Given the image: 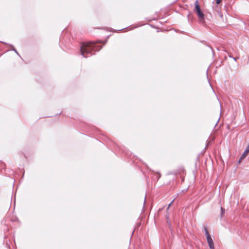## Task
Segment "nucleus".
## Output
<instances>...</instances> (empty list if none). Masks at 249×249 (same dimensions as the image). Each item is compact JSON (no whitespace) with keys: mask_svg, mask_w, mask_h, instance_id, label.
Instances as JSON below:
<instances>
[{"mask_svg":"<svg viewBox=\"0 0 249 249\" xmlns=\"http://www.w3.org/2000/svg\"><path fill=\"white\" fill-rule=\"evenodd\" d=\"M249 152V146H247L245 151H244V152L243 153V154H242V155L241 156V158H240V160L243 159L245 157H246L247 156V155L248 154V153ZM240 160H239L240 161Z\"/></svg>","mask_w":249,"mask_h":249,"instance_id":"4","label":"nucleus"},{"mask_svg":"<svg viewBox=\"0 0 249 249\" xmlns=\"http://www.w3.org/2000/svg\"><path fill=\"white\" fill-rule=\"evenodd\" d=\"M13 50L16 52V53L17 54H18V53L17 52V51H16V50L15 49H13Z\"/></svg>","mask_w":249,"mask_h":249,"instance_id":"8","label":"nucleus"},{"mask_svg":"<svg viewBox=\"0 0 249 249\" xmlns=\"http://www.w3.org/2000/svg\"><path fill=\"white\" fill-rule=\"evenodd\" d=\"M216 0V3L217 4H219L222 1V0Z\"/></svg>","mask_w":249,"mask_h":249,"instance_id":"6","label":"nucleus"},{"mask_svg":"<svg viewBox=\"0 0 249 249\" xmlns=\"http://www.w3.org/2000/svg\"><path fill=\"white\" fill-rule=\"evenodd\" d=\"M204 230H205V234H206V238H207V242H208V244L210 247V249H214V244H213V239L211 238L210 235L209 234V232H208L206 227L204 228Z\"/></svg>","mask_w":249,"mask_h":249,"instance_id":"3","label":"nucleus"},{"mask_svg":"<svg viewBox=\"0 0 249 249\" xmlns=\"http://www.w3.org/2000/svg\"><path fill=\"white\" fill-rule=\"evenodd\" d=\"M13 50L16 52V53L17 54H18V53L17 52V51H16V50L15 49H13Z\"/></svg>","mask_w":249,"mask_h":249,"instance_id":"9","label":"nucleus"},{"mask_svg":"<svg viewBox=\"0 0 249 249\" xmlns=\"http://www.w3.org/2000/svg\"><path fill=\"white\" fill-rule=\"evenodd\" d=\"M195 5V9L196 11L197 15L198 18L200 19V22L201 23H203L204 21V15L201 11L200 7L199 5L198 2V0L196 1Z\"/></svg>","mask_w":249,"mask_h":249,"instance_id":"2","label":"nucleus"},{"mask_svg":"<svg viewBox=\"0 0 249 249\" xmlns=\"http://www.w3.org/2000/svg\"><path fill=\"white\" fill-rule=\"evenodd\" d=\"M173 201H174V200H173L171 202V203L169 204L168 207V209H169V207L171 206V205L172 204V203H173Z\"/></svg>","mask_w":249,"mask_h":249,"instance_id":"7","label":"nucleus"},{"mask_svg":"<svg viewBox=\"0 0 249 249\" xmlns=\"http://www.w3.org/2000/svg\"><path fill=\"white\" fill-rule=\"evenodd\" d=\"M221 215H223V214L225 212V209L222 208V207H221Z\"/></svg>","mask_w":249,"mask_h":249,"instance_id":"5","label":"nucleus"},{"mask_svg":"<svg viewBox=\"0 0 249 249\" xmlns=\"http://www.w3.org/2000/svg\"><path fill=\"white\" fill-rule=\"evenodd\" d=\"M102 47L96 45L93 42L84 43L81 46V54L85 58H87L93 54V51H98L101 50Z\"/></svg>","mask_w":249,"mask_h":249,"instance_id":"1","label":"nucleus"}]
</instances>
